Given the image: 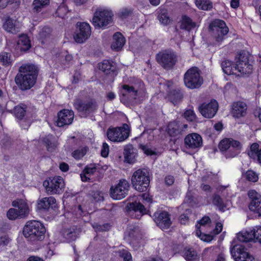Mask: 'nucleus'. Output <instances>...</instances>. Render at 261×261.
<instances>
[{"instance_id":"28","label":"nucleus","mask_w":261,"mask_h":261,"mask_svg":"<svg viewBox=\"0 0 261 261\" xmlns=\"http://www.w3.org/2000/svg\"><path fill=\"white\" fill-rule=\"evenodd\" d=\"M248 155L254 161L261 164V148L257 143H252L248 151Z\"/></svg>"},{"instance_id":"54","label":"nucleus","mask_w":261,"mask_h":261,"mask_svg":"<svg viewBox=\"0 0 261 261\" xmlns=\"http://www.w3.org/2000/svg\"><path fill=\"white\" fill-rule=\"evenodd\" d=\"M97 170V168L95 165L90 164L89 165H87L84 169H83V172L85 173L91 175H93L95 172H96Z\"/></svg>"},{"instance_id":"15","label":"nucleus","mask_w":261,"mask_h":261,"mask_svg":"<svg viewBox=\"0 0 261 261\" xmlns=\"http://www.w3.org/2000/svg\"><path fill=\"white\" fill-rule=\"evenodd\" d=\"M248 197L250 200L248 207L250 211L252 212L255 217H261V196L255 190H250L247 193Z\"/></svg>"},{"instance_id":"18","label":"nucleus","mask_w":261,"mask_h":261,"mask_svg":"<svg viewBox=\"0 0 261 261\" xmlns=\"http://www.w3.org/2000/svg\"><path fill=\"white\" fill-rule=\"evenodd\" d=\"M98 68L105 74L114 77L118 74L117 63L112 59H104L98 64Z\"/></svg>"},{"instance_id":"14","label":"nucleus","mask_w":261,"mask_h":261,"mask_svg":"<svg viewBox=\"0 0 261 261\" xmlns=\"http://www.w3.org/2000/svg\"><path fill=\"white\" fill-rule=\"evenodd\" d=\"M73 106L77 112L84 117L94 112L97 106L96 102L93 100L84 101L81 99L76 100Z\"/></svg>"},{"instance_id":"45","label":"nucleus","mask_w":261,"mask_h":261,"mask_svg":"<svg viewBox=\"0 0 261 261\" xmlns=\"http://www.w3.org/2000/svg\"><path fill=\"white\" fill-rule=\"evenodd\" d=\"M182 116L189 122H194L196 120V115L193 110H186Z\"/></svg>"},{"instance_id":"56","label":"nucleus","mask_w":261,"mask_h":261,"mask_svg":"<svg viewBox=\"0 0 261 261\" xmlns=\"http://www.w3.org/2000/svg\"><path fill=\"white\" fill-rule=\"evenodd\" d=\"M212 222L211 219L209 216H204L200 219L197 223L200 226H205L207 224H210Z\"/></svg>"},{"instance_id":"42","label":"nucleus","mask_w":261,"mask_h":261,"mask_svg":"<svg viewBox=\"0 0 261 261\" xmlns=\"http://www.w3.org/2000/svg\"><path fill=\"white\" fill-rule=\"evenodd\" d=\"M243 175L247 180L250 182H255L258 180V175L252 170H248Z\"/></svg>"},{"instance_id":"46","label":"nucleus","mask_w":261,"mask_h":261,"mask_svg":"<svg viewBox=\"0 0 261 261\" xmlns=\"http://www.w3.org/2000/svg\"><path fill=\"white\" fill-rule=\"evenodd\" d=\"M0 62L5 66H8L11 64V55L6 52L0 54Z\"/></svg>"},{"instance_id":"41","label":"nucleus","mask_w":261,"mask_h":261,"mask_svg":"<svg viewBox=\"0 0 261 261\" xmlns=\"http://www.w3.org/2000/svg\"><path fill=\"white\" fill-rule=\"evenodd\" d=\"M158 19L162 24L165 25H168L170 22L168 11L166 9L162 10L158 15Z\"/></svg>"},{"instance_id":"47","label":"nucleus","mask_w":261,"mask_h":261,"mask_svg":"<svg viewBox=\"0 0 261 261\" xmlns=\"http://www.w3.org/2000/svg\"><path fill=\"white\" fill-rule=\"evenodd\" d=\"M118 253L119 256L123 259V261H133L132 255L128 250L122 249L119 250Z\"/></svg>"},{"instance_id":"64","label":"nucleus","mask_w":261,"mask_h":261,"mask_svg":"<svg viewBox=\"0 0 261 261\" xmlns=\"http://www.w3.org/2000/svg\"><path fill=\"white\" fill-rule=\"evenodd\" d=\"M223 225L221 223L218 222L216 223L215 228L213 229V233L214 234H219L222 230Z\"/></svg>"},{"instance_id":"35","label":"nucleus","mask_w":261,"mask_h":261,"mask_svg":"<svg viewBox=\"0 0 261 261\" xmlns=\"http://www.w3.org/2000/svg\"><path fill=\"white\" fill-rule=\"evenodd\" d=\"M212 203L218 208L220 211L224 212L225 211L226 204L219 195L215 194L213 195Z\"/></svg>"},{"instance_id":"8","label":"nucleus","mask_w":261,"mask_h":261,"mask_svg":"<svg viewBox=\"0 0 261 261\" xmlns=\"http://www.w3.org/2000/svg\"><path fill=\"white\" fill-rule=\"evenodd\" d=\"M46 193L49 195H60L65 189L64 180L60 176H49L43 182Z\"/></svg>"},{"instance_id":"1","label":"nucleus","mask_w":261,"mask_h":261,"mask_svg":"<svg viewBox=\"0 0 261 261\" xmlns=\"http://www.w3.org/2000/svg\"><path fill=\"white\" fill-rule=\"evenodd\" d=\"M253 57L245 50L239 51L235 58V63L229 60L222 62L221 66L223 72L227 75L249 76L253 70L254 61Z\"/></svg>"},{"instance_id":"34","label":"nucleus","mask_w":261,"mask_h":261,"mask_svg":"<svg viewBox=\"0 0 261 261\" xmlns=\"http://www.w3.org/2000/svg\"><path fill=\"white\" fill-rule=\"evenodd\" d=\"M51 29L50 28L45 26L42 28L39 33L38 39L42 44H44L47 39L50 37Z\"/></svg>"},{"instance_id":"7","label":"nucleus","mask_w":261,"mask_h":261,"mask_svg":"<svg viewBox=\"0 0 261 261\" xmlns=\"http://www.w3.org/2000/svg\"><path fill=\"white\" fill-rule=\"evenodd\" d=\"M200 72V70L196 66L192 67L188 69L184 75L185 86L190 89L200 88L203 82Z\"/></svg>"},{"instance_id":"40","label":"nucleus","mask_w":261,"mask_h":261,"mask_svg":"<svg viewBox=\"0 0 261 261\" xmlns=\"http://www.w3.org/2000/svg\"><path fill=\"white\" fill-rule=\"evenodd\" d=\"M68 12V7L64 4H62L57 8L56 11V15L57 17L65 19L67 17V15Z\"/></svg>"},{"instance_id":"55","label":"nucleus","mask_w":261,"mask_h":261,"mask_svg":"<svg viewBox=\"0 0 261 261\" xmlns=\"http://www.w3.org/2000/svg\"><path fill=\"white\" fill-rule=\"evenodd\" d=\"M133 13V10L131 9L124 8L122 9L119 13V16L122 19H125Z\"/></svg>"},{"instance_id":"5","label":"nucleus","mask_w":261,"mask_h":261,"mask_svg":"<svg viewBox=\"0 0 261 261\" xmlns=\"http://www.w3.org/2000/svg\"><path fill=\"white\" fill-rule=\"evenodd\" d=\"M150 181L149 173L145 169L137 170L132 177L133 187L140 192H146L148 190Z\"/></svg>"},{"instance_id":"23","label":"nucleus","mask_w":261,"mask_h":261,"mask_svg":"<svg viewBox=\"0 0 261 261\" xmlns=\"http://www.w3.org/2000/svg\"><path fill=\"white\" fill-rule=\"evenodd\" d=\"M247 105L243 101L234 102L232 103L231 114L234 118H239L244 117L247 113Z\"/></svg>"},{"instance_id":"62","label":"nucleus","mask_w":261,"mask_h":261,"mask_svg":"<svg viewBox=\"0 0 261 261\" xmlns=\"http://www.w3.org/2000/svg\"><path fill=\"white\" fill-rule=\"evenodd\" d=\"M88 214V212L83 208L81 205H79L76 211V215H79L80 217L86 216Z\"/></svg>"},{"instance_id":"49","label":"nucleus","mask_w":261,"mask_h":261,"mask_svg":"<svg viewBox=\"0 0 261 261\" xmlns=\"http://www.w3.org/2000/svg\"><path fill=\"white\" fill-rule=\"evenodd\" d=\"M220 150L222 152L227 151L230 147V139L225 138L221 140L218 145Z\"/></svg>"},{"instance_id":"27","label":"nucleus","mask_w":261,"mask_h":261,"mask_svg":"<svg viewBox=\"0 0 261 261\" xmlns=\"http://www.w3.org/2000/svg\"><path fill=\"white\" fill-rule=\"evenodd\" d=\"M17 46L20 51H25L31 47V40L27 34H21L18 37Z\"/></svg>"},{"instance_id":"52","label":"nucleus","mask_w":261,"mask_h":261,"mask_svg":"<svg viewBox=\"0 0 261 261\" xmlns=\"http://www.w3.org/2000/svg\"><path fill=\"white\" fill-rule=\"evenodd\" d=\"M196 233L197 236L200 238L201 240L205 241V242H210L213 239V236L210 234H206L202 233L200 230V227L198 226V225H196Z\"/></svg>"},{"instance_id":"25","label":"nucleus","mask_w":261,"mask_h":261,"mask_svg":"<svg viewBox=\"0 0 261 261\" xmlns=\"http://www.w3.org/2000/svg\"><path fill=\"white\" fill-rule=\"evenodd\" d=\"M12 205L15 207L18 208V212L20 216V218L25 217L29 213V206L27 202L22 199H17L14 200Z\"/></svg>"},{"instance_id":"22","label":"nucleus","mask_w":261,"mask_h":261,"mask_svg":"<svg viewBox=\"0 0 261 261\" xmlns=\"http://www.w3.org/2000/svg\"><path fill=\"white\" fill-rule=\"evenodd\" d=\"M184 143L186 148L194 149L202 146V139L200 135L191 133L186 136Z\"/></svg>"},{"instance_id":"48","label":"nucleus","mask_w":261,"mask_h":261,"mask_svg":"<svg viewBox=\"0 0 261 261\" xmlns=\"http://www.w3.org/2000/svg\"><path fill=\"white\" fill-rule=\"evenodd\" d=\"M124 156L125 161L126 162L128 163H132L134 158L132 149L128 147H125L124 149Z\"/></svg>"},{"instance_id":"19","label":"nucleus","mask_w":261,"mask_h":261,"mask_svg":"<svg viewBox=\"0 0 261 261\" xmlns=\"http://www.w3.org/2000/svg\"><path fill=\"white\" fill-rule=\"evenodd\" d=\"M153 217L157 226L162 229L169 228L172 224L170 214L166 211L155 212Z\"/></svg>"},{"instance_id":"2","label":"nucleus","mask_w":261,"mask_h":261,"mask_svg":"<svg viewBox=\"0 0 261 261\" xmlns=\"http://www.w3.org/2000/svg\"><path fill=\"white\" fill-rule=\"evenodd\" d=\"M39 72V67L34 64L22 65L15 77L16 84L22 91L31 89L36 83Z\"/></svg>"},{"instance_id":"12","label":"nucleus","mask_w":261,"mask_h":261,"mask_svg":"<svg viewBox=\"0 0 261 261\" xmlns=\"http://www.w3.org/2000/svg\"><path fill=\"white\" fill-rule=\"evenodd\" d=\"M113 14L108 10H97L92 18V24L95 27L103 28L110 24L112 20Z\"/></svg>"},{"instance_id":"26","label":"nucleus","mask_w":261,"mask_h":261,"mask_svg":"<svg viewBox=\"0 0 261 261\" xmlns=\"http://www.w3.org/2000/svg\"><path fill=\"white\" fill-rule=\"evenodd\" d=\"M113 41L111 44L113 50L118 51L120 50L125 43V39L120 32L115 33L113 36Z\"/></svg>"},{"instance_id":"3","label":"nucleus","mask_w":261,"mask_h":261,"mask_svg":"<svg viewBox=\"0 0 261 261\" xmlns=\"http://www.w3.org/2000/svg\"><path fill=\"white\" fill-rule=\"evenodd\" d=\"M46 228L43 223L37 220L28 221L23 230L24 236L33 241L43 240Z\"/></svg>"},{"instance_id":"31","label":"nucleus","mask_w":261,"mask_h":261,"mask_svg":"<svg viewBox=\"0 0 261 261\" xmlns=\"http://www.w3.org/2000/svg\"><path fill=\"white\" fill-rule=\"evenodd\" d=\"M181 254L187 261H194L197 257L196 251L192 247L184 248Z\"/></svg>"},{"instance_id":"16","label":"nucleus","mask_w":261,"mask_h":261,"mask_svg":"<svg viewBox=\"0 0 261 261\" xmlns=\"http://www.w3.org/2000/svg\"><path fill=\"white\" fill-rule=\"evenodd\" d=\"M218 103L215 100H211L208 103L203 102L198 107V110L203 117L206 118H213L218 110Z\"/></svg>"},{"instance_id":"17","label":"nucleus","mask_w":261,"mask_h":261,"mask_svg":"<svg viewBox=\"0 0 261 261\" xmlns=\"http://www.w3.org/2000/svg\"><path fill=\"white\" fill-rule=\"evenodd\" d=\"M188 128V124L179 120L170 121L166 127V132L171 137H175L181 135Z\"/></svg>"},{"instance_id":"39","label":"nucleus","mask_w":261,"mask_h":261,"mask_svg":"<svg viewBox=\"0 0 261 261\" xmlns=\"http://www.w3.org/2000/svg\"><path fill=\"white\" fill-rule=\"evenodd\" d=\"M26 109L27 106L25 105L15 107L14 111L15 117L19 120H22L26 114Z\"/></svg>"},{"instance_id":"58","label":"nucleus","mask_w":261,"mask_h":261,"mask_svg":"<svg viewBox=\"0 0 261 261\" xmlns=\"http://www.w3.org/2000/svg\"><path fill=\"white\" fill-rule=\"evenodd\" d=\"M20 4L21 0H8V5L11 6L15 10L18 9Z\"/></svg>"},{"instance_id":"11","label":"nucleus","mask_w":261,"mask_h":261,"mask_svg":"<svg viewBox=\"0 0 261 261\" xmlns=\"http://www.w3.org/2000/svg\"><path fill=\"white\" fill-rule=\"evenodd\" d=\"M130 185L125 179H121L115 186L110 190L111 197L114 200H121L125 197L128 193Z\"/></svg>"},{"instance_id":"53","label":"nucleus","mask_w":261,"mask_h":261,"mask_svg":"<svg viewBox=\"0 0 261 261\" xmlns=\"http://www.w3.org/2000/svg\"><path fill=\"white\" fill-rule=\"evenodd\" d=\"M50 138L48 136L44 137L42 139V141L45 144L46 149L48 151H52L56 147L55 144L52 142Z\"/></svg>"},{"instance_id":"30","label":"nucleus","mask_w":261,"mask_h":261,"mask_svg":"<svg viewBox=\"0 0 261 261\" xmlns=\"http://www.w3.org/2000/svg\"><path fill=\"white\" fill-rule=\"evenodd\" d=\"M195 26V22H193L190 17L186 15L182 16L180 26V28L181 30L190 31L192 29L194 28Z\"/></svg>"},{"instance_id":"33","label":"nucleus","mask_w":261,"mask_h":261,"mask_svg":"<svg viewBox=\"0 0 261 261\" xmlns=\"http://www.w3.org/2000/svg\"><path fill=\"white\" fill-rule=\"evenodd\" d=\"M50 0H34L32 10L34 13H39L49 5Z\"/></svg>"},{"instance_id":"43","label":"nucleus","mask_w":261,"mask_h":261,"mask_svg":"<svg viewBox=\"0 0 261 261\" xmlns=\"http://www.w3.org/2000/svg\"><path fill=\"white\" fill-rule=\"evenodd\" d=\"M88 148L85 146L81 149H75L72 152V157L76 160H79L86 154Z\"/></svg>"},{"instance_id":"60","label":"nucleus","mask_w":261,"mask_h":261,"mask_svg":"<svg viewBox=\"0 0 261 261\" xmlns=\"http://www.w3.org/2000/svg\"><path fill=\"white\" fill-rule=\"evenodd\" d=\"M254 239L256 241L261 244V226H259L256 230L254 229Z\"/></svg>"},{"instance_id":"21","label":"nucleus","mask_w":261,"mask_h":261,"mask_svg":"<svg viewBox=\"0 0 261 261\" xmlns=\"http://www.w3.org/2000/svg\"><path fill=\"white\" fill-rule=\"evenodd\" d=\"M57 204L56 199L53 196L44 197L40 200L37 205V209L43 213L49 212L50 210H55Z\"/></svg>"},{"instance_id":"6","label":"nucleus","mask_w":261,"mask_h":261,"mask_svg":"<svg viewBox=\"0 0 261 261\" xmlns=\"http://www.w3.org/2000/svg\"><path fill=\"white\" fill-rule=\"evenodd\" d=\"M158 63L165 70L173 69L177 62L178 57L175 51L172 49H164L159 51L155 56Z\"/></svg>"},{"instance_id":"4","label":"nucleus","mask_w":261,"mask_h":261,"mask_svg":"<svg viewBox=\"0 0 261 261\" xmlns=\"http://www.w3.org/2000/svg\"><path fill=\"white\" fill-rule=\"evenodd\" d=\"M208 31L216 42L219 45L227 38L229 29L224 20L215 19L210 23Z\"/></svg>"},{"instance_id":"20","label":"nucleus","mask_w":261,"mask_h":261,"mask_svg":"<svg viewBox=\"0 0 261 261\" xmlns=\"http://www.w3.org/2000/svg\"><path fill=\"white\" fill-rule=\"evenodd\" d=\"M74 116V113L71 110L63 109L60 111L57 114L56 125L58 127H63L71 124Z\"/></svg>"},{"instance_id":"38","label":"nucleus","mask_w":261,"mask_h":261,"mask_svg":"<svg viewBox=\"0 0 261 261\" xmlns=\"http://www.w3.org/2000/svg\"><path fill=\"white\" fill-rule=\"evenodd\" d=\"M122 95L125 97L127 94H133L134 96H137L138 91L136 90L133 86L124 84L122 86Z\"/></svg>"},{"instance_id":"59","label":"nucleus","mask_w":261,"mask_h":261,"mask_svg":"<svg viewBox=\"0 0 261 261\" xmlns=\"http://www.w3.org/2000/svg\"><path fill=\"white\" fill-rule=\"evenodd\" d=\"M230 139V147L231 146L233 148H236L237 149H241L242 148V145L241 143L237 140H233V139Z\"/></svg>"},{"instance_id":"32","label":"nucleus","mask_w":261,"mask_h":261,"mask_svg":"<svg viewBox=\"0 0 261 261\" xmlns=\"http://www.w3.org/2000/svg\"><path fill=\"white\" fill-rule=\"evenodd\" d=\"M237 240L240 242L248 243L254 239V229L244 232H239L237 234Z\"/></svg>"},{"instance_id":"44","label":"nucleus","mask_w":261,"mask_h":261,"mask_svg":"<svg viewBox=\"0 0 261 261\" xmlns=\"http://www.w3.org/2000/svg\"><path fill=\"white\" fill-rule=\"evenodd\" d=\"M91 200L93 202L102 201L104 199L102 193L99 191H91L89 193Z\"/></svg>"},{"instance_id":"29","label":"nucleus","mask_w":261,"mask_h":261,"mask_svg":"<svg viewBox=\"0 0 261 261\" xmlns=\"http://www.w3.org/2000/svg\"><path fill=\"white\" fill-rule=\"evenodd\" d=\"M167 95L169 100L174 104L180 101L183 98V93L179 88L171 89Z\"/></svg>"},{"instance_id":"51","label":"nucleus","mask_w":261,"mask_h":261,"mask_svg":"<svg viewBox=\"0 0 261 261\" xmlns=\"http://www.w3.org/2000/svg\"><path fill=\"white\" fill-rule=\"evenodd\" d=\"M93 228L97 232H104L110 230L111 228V225L110 223H106L102 225L99 224H95L93 226Z\"/></svg>"},{"instance_id":"24","label":"nucleus","mask_w":261,"mask_h":261,"mask_svg":"<svg viewBox=\"0 0 261 261\" xmlns=\"http://www.w3.org/2000/svg\"><path fill=\"white\" fill-rule=\"evenodd\" d=\"M126 208L128 212H134L135 213H139V215H138L137 219H139L142 216L147 213V211L144 205L136 201L128 203L126 206Z\"/></svg>"},{"instance_id":"63","label":"nucleus","mask_w":261,"mask_h":261,"mask_svg":"<svg viewBox=\"0 0 261 261\" xmlns=\"http://www.w3.org/2000/svg\"><path fill=\"white\" fill-rule=\"evenodd\" d=\"M189 218L187 214H182L179 217V221L181 224L186 225L188 223Z\"/></svg>"},{"instance_id":"61","label":"nucleus","mask_w":261,"mask_h":261,"mask_svg":"<svg viewBox=\"0 0 261 261\" xmlns=\"http://www.w3.org/2000/svg\"><path fill=\"white\" fill-rule=\"evenodd\" d=\"M194 197L191 192L187 193L185 200L187 203H189L191 205H193L194 203Z\"/></svg>"},{"instance_id":"36","label":"nucleus","mask_w":261,"mask_h":261,"mask_svg":"<svg viewBox=\"0 0 261 261\" xmlns=\"http://www.w3.org/2000/svg\"><path fill=\"white\" fill-rule=\"evenodd\" d=\"M196 7L202 10H210L213 8V3L210 0H195Z\"/></svg>"},{"instance_id":"57","label":"nucleus","mask_w":261,"mask_h":261,"mask_svg":"<svg viewBox=\"0 0 261 261\" xmlns=\"http://www.w3.org/2000/svg\"><path fill=\"white\" fill-rule=\"evenodd\" d=\"M109 153V146L105 142L102 144V149L101 150V155L103 158H107Z\"/></svg>"},{"instance_id":"37","label":"nucleus","mask_w":261,"mask_h":261,"mask_svg":"<svg viewBox=\"0 0 261 261\" xmlns=\"http://www.w3.org/2000/svg\"><path fill=\"white\" fill-rule=\"evenodd\" d=\"M3 28L6 31L13 34L17 31L14 20L10 17H8L4 23Z\"/></svg>"},{"instance_id":"50","label":"nucleus","mask_w":261,"mask_h":261,"mask_svg":"<svg viewBox=\"0 0 261 261\" xmlns=\"http://www.w3.org/2000/svg\"><path fill=\"white\" fill-rule=\"evenodd\" d=\"M7 217L11 220H15L18 218H20L18 210L14 208H11L7 211Z\"/></svg>"},{"instance_id":"10","label":"nucleus","mask_w":261,"mask_h":261,"mask_svg":"<svg viewBox=\"0 0 261 261\" xmlns=\"http://www.w3.org/2000/svg\"><path fill=\"white\" fill-rule=\"evenodd\" d=\"M231 242L230 247L231 255L235 261H255L254 257L247 251V248L242 244Z\"/></svg>"},{"instance_id":"13","label":"nucleus","mask_w":261,"mask_h":261,"mask_svg":"<svg viewBox=\"0 0 261 261\" xmlns=\"http://www.w3.org/2000/svg\"><path fill=\"white\" fill-rule=\"evenodd\" d=\"M91 33V27L89 23L78 22L76 25V30L73 38L76 42L82 43L89 38Z\"/></svg>"},{"instance_id":"9","label":"nucleus","mask_w":261,"mask_h":261,"mask_svg":"<svg viewBox=\"0 0 261 261\" xmlns=\"http://www.w3.org/2000/svg\"><path fill=\"white\" fill-rule=\"evenodd\" d=\"M108 139L113 142H122L126 140L129 136L128 126L124 124L123 126L110 127L107 131Z\"/></svg>"}]
</instances>
